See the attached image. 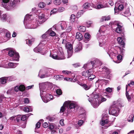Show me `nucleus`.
I'll return each instance as SVG.
<instances>
[{"instance_id": "nucleus-1", "label": "nucleus", "mask_w": 134, "mask_h": 134, "mask_svg": "<svg viewBox=\"0 0 134 134\" xmlns=\"http://www.w3.org/2000/svg\"><path fill=\"white\" fill-rule=\"evenodd\" d=\"M108 25H102L100 26L99 30V33L97 35V39L99 41V45L100 47H102L105 44L106 38L104 35H102L100 34L102 33H103L107 30Z\"/></svg>"}, {"instance_id": "nucleus-2", "label": "nucleus", "mask_w": 134, "mask_h": 134, "mask_svg": "<svg viewBox=\"0 0 134 134\" xmlns=\"http://www.w3.org/2000/svg\"><path fill=\"white\" fill-rule=\"evenodd\" d=\"M19 2L20 0H14L11 2H9V0H0V5L9 10L15 8Z\"/></svg>"}, {"instance_id": "nucleus-3", "label": "nucleus", "mask_w": 134, "mask_h": 134, "mask_svg": "<svg viewBox=\"0 0 134 134\" xmlns=\"http://www.w3.org/2000/svg\"><path fill=\"white\" fill-rule=\"evenodd\" d=\"M50 84V83L48 82H42L39 83L40 96H42L43 93L46 94V93L48 92V88Z\"/></svg>"}, {"instance_id": "nucleus-4", "label": "nucleus", "mask_w": 134, "mask_h": 134, "mask_svg": "<svg viewBox=\"0 0 134 134\" xmlns=\"http://www.w3.org/2000/svg\"><path fill=\"white\" fill-rule=\"evenodd\" d=\"M32 15H30L29 14H26L25 16L24 20V24L25 25V27L26 29H33L32 28L33 25L32 23H31V17Z\"/></svg>"}, {"instance_id": "nucleus-5", "label": "nucleus", "mask_w": 134, "mask_h": 134, "mask_svg": "<svg viewBox=\"0 0 134 134\" xmlns=\"http://www.w3.org/2000/svg\"><path fill=\"white\" fill-rule=\"evenodd\" d=\"M65 105L68 107V111L71 112L75 111V108L77 105L76 103L73 101H68L65 103Z\"/></svg>"}, {"instance_id": "nucleus-6", "label": "nucleus", "mask_w": 134, "mask_h": 134, "mask_svg": "<svg viewBox=\"0 0 134 134\" xmlns=\"http://www.w3.org/2000/svg\"><path fill=\"white\" fill-rule=\"evenodd\" d=\"M8 54L11 57H13L12 60L18 61L19 60V53L16 52L15 51L10 50L9 51Z\"/></svg>"}, {"instance_id": "nucleus-7", "label": "nucleus", "mask_w": 134, "mask_h": 134, "mask_svg": "<svg viewBox=\"0 0 134 134\" xmlns=\"http://www.w3.org/2000/svg\"><path fill=\"white\" fill-rule=\"evenodd\" d=\"M40 96L43 102L45 103H47L52 100L53 97V96L51 94L49 93L47 94V93H46V94L43 93L42 96Z\"/></svg>"}, {"instance_id": "nucleus-8", "label": "nucleus", "mask_w": 134, "mask_h": 134, "mask_svg": "<svg viewBox=\"0 0 134 134\" xmlns=\"http://www.w3.org/2000/svg\"><path fill=\"white\" fill-rule=\"evenodd\" d=\"M105 51L110 57L111 55L115 56L118 53L117 51L114 48L110 46H108V47H107L105 49Z\"/></svg>"}, {"instance_id": "nucleus-9", "label": "nucleus", "mask_w": 134, "mask_h": 134, "mask_svg": "<svg viewBox=\"0 0 134 134\" xmlns=\"http://www.w3.org/2000/svg\"><path fill=\"white\" fill-rule=\"evenodd\" d=\"M109 116L108 114H102V117L101 121L100 122V124L102 126L107 124L108 122V119Z\"/></svg>"}, {"instance_id": "nucleus-10", "label": "nucleus", "mask_w": 134, "mask_h": 134, "mask_svg": "<svg viewBox=\"0 0 134 134\" xmlns=\"http://www.w3.org/2000/svg\"><path fill=\"white\" fill-rule=\"evenodd\" d=\"M44 14H40L38 16V21L40 24H41L46 21L47 20Z\"/></svg>"}, {"instance_id": "nucleus-11", "label": "nucleus", "mask_w": 134, "mask_h": 134, "mask_svg": "<svg viewBox=\"0 0 134 134\" xmlns=\"http://www.w3.org/2000/svg\"><path fill=\"white\" fill-rule=\"evenodd\" d=\"M93 7L97 9H100L104 8L107 7L108 5L107 4L105 3H103L102 4L99 2H98L96 5H93Z\"/></svg>"}, {"instance_id": "nucleus-12", "label": "nucleus", "mask_w": 134, "mask_h": 134, "mask_svg": "<svg viewBox=\"0 0 134 134\" xmlns=\"http://www.w3.org/2000/svg\"><path fill=\"white\" fill-rule=\"evenodd\" d=\"M111 113L112 115L117 116L118 115L119 113V108L117 107H115V106L111 108Z\"/></svg>"}, {"instance_id": "nucleus-13", "label": "nucleus", "mask_w": 134, "mask_h": 134, "mask_svg": "<svg viewBox=\"0 0 134 134\" xmlns=\"http://www.w3.org/2000/svg\"><path fill=\"white\" fill-rule=\"evenodd\" d=\"M117 27L115 30L116 32L118 33H120L122 31L123 29V24L122 23L119 22L117 25Z\"/></svg>"}, {"instance_id": "nucleus-14", "label": "nucleus", "mask_w": 134, "mask_h": 134, "mask_svg": "<svg viewBox=\"0 0 134 134\" xmlns=\"http://www.w3.org/2000/svg\"><path fill=\"white\" fill-rule=\"evenodd\" d=\"M25 89V86L23 85H21L19 86H16L15 87L14 89V91L17 92L19 91H24Z\"/></svg>"}, {"instance_id": "nucleus-15", "label": "nucleus", "mask_w": 134, "mask_h": 134, "mask_svg": "<svg viewBox=\"0 0 134 134\" xmlns=\"http://www.w3.org/2000/svg\"><path fill=\"white\" fill-rule=\"evenodd\" d=\"M58 55L60 59H63L65 58L64 56V54L62 47H59L58 48Z\"/></svg>"}, {"instance_id": "nucleus-16", "label": "nucleus", "mask_w": 134, "mask_h": 134, "mask_svg": "<svg viewBox=\"0 0 134 134\" xmlns=\"http://www.w3.org/2000/svg\"><path fill=\"white\" fill-rule=\"evenodd\" d=\"M124 8V6L122 4H115V6L114 8L115 13H118L119 10H122Z\"/></svg>"}, {"instance_id": "nucleus-17", "label": "nucleus", "mask_w": 134, "mask_h": 134, "mask_svg": "<svg viewBox=\"0 0 134 134\" xmlns=\"http://www.w3.org/2000/svg\"><path fill=\"white\" fill-rule=\"evenodd\" d=\"M41 47H38H38L35 48L34 49V51L37 53H39L42 54H44L46 52H44V51L43 50L44 48H41Z\"/></svg>"}, {"instance_id": "nucleus-18", "label": "nucleus", "mask_w": 134, "mask_h": 134, "mask_svg": "<svg viewBox=\"0 0 134 134\" xmlns=\"http://www.w3.org/2000/svg\"><path fill=\"white\" fill-rule=\"evenodd\" d=\"M47 42L46 40H42L38 45V47H41L45 46L47 49L49 48V46L48 44H47Z\"/></svg>"}, {"instance_id": "nucleus-19", "label": "nucleus", "mask_w": 134, "mask_h": 134, "mask_svg": "<svg viewBox=\"0 0 134 134\" xmlns=\"http://www.w3.org/2000/svg\"><path fill=\"white\" fill-rule=\"evenodd\" d=\"M117 41L118 43L122 46L124 47L125 45L124 38L122 37H118L117 38Z\"/></svg>"}, {"instance_id": "nucleus-20", "label": "nucleus", "mask_w": 134, "mask_h": 134, "mask_svg": "<svg viewBox=\"0 0 134 134\" xmlns=\"http://www.w3.org/2000/svg\"><path fill=\"white\" fill-rule=\"evenodd\" d=\"M68 24H69L68 22L63 21L59 23V25L62 30H65L67 27Z\"/></svg>"}, {"instance_id": "nucleus-21", "label": "nucleus", "mask_w": 134, "mask_h": 134, "mask_svg": "<svg viewBox=\"0 0 134 134\" xmlns=\"http://www.w3.org/2000/svg\"><path fill=\"white\" fill-rule=\"evenodd\" d=\"M45 72L47 75V76L48 77L54 73V71L51 68H47Z\"/></svg>"}, {"instance_id": "nucleus-22", "label": "nucleus", "mask_w": 134, "mask_h": 134, "mask_svg": "<svg viewBox=\"0 0 134 134\" xmlns=\"http://www.w3.org/2000/svg\"><path fill=\"white\" fill-rule=\"evenodd\" d=\"M102 71L105 72V74L106 75H108V76H110V74L111 72V70L110 69L108 68L105 66H104L102 68Z\"/></svg>"}, {"instance_id": "nucleus-23", "label": "nucleus", "mask_w": 134, "mask_h": 134, "mask_svg": "<svg viewBox=\"0 0 134 134\" xmlns=\"http://www.w3.org/2000/svg\"><path fill=\"white\" fill-rule=\"evenodd\" d=\"M86 66H87V69H91L92 68L94 69V61H91V62L89 63L85 64H84V66L85 67Z\"/></svg>"}, {"instance_id": "nucleus-24", "label": "nucleus", "mask_w": 134, "mask_h": 134, "mask_svg": "<svg viewBox=\"0 0 134 134\" xmlns=\"http://www.w3.org/2000/svg\"><path fill=\"white\" fill-rule=\"evenodd\" d=\"M82 49V45L81 43H79L76 46L74 51L75 52H78Z\"/></svg>"}, {"instance_id": "nucleus-25", "label": "nucleus", "mask_w": 134, "mask_h": 134, "mask_svg": "<svg viewBox=\"0 0 134 134\" xmlns=\"http://www.w3.org/2000/svg\"><path fill=\"white\" fill-rule=\"evenodd\" d=\"M32 22V24L33 25L32 28L33 29L36 28L38 25V20H37L36 19H33L31 22Z\"/></svg>"}, {"instance_id": "nucleus-26", "label": "nucleus", "mask_w": 134, "mask_h": 134, "mask_svg": "<svg viewBox=\"0 0 134 134\" xmlns=\"http://www.w3.org/2000/svg\"><path fill=\"white\" fill-rule=\"evenodd\" d=\"M100 99V98L99 97V96L98 94H96L94 95V98L92 97L89 98L88 99V100L90 102H91L92 100H93L94 99V100L96 101H99V99Z\"/></svg>"}, {"instance_id": "nucleus-27", "label": "nucleus", "mask_w": 134, "mask_h": 134, "mask_svg": "<svg viewBox=\"0 0 134 134\" xmlns=\"http://www.w3.org/2000/svg\"><path fill=\"white\" fill-rule=\"evenodd\" d=\"M90 102L91 103L93 107L95 108H97L101 103V102L100 103L99 101L94 100V99L93 100H92V101Z\"/></svg>"}, {"instance_id": "nucleus-28", "label": "nucleus", "mask_w": 134, "mask_h": 134, "mask_svg": "<svg viewBox=\"0 0 134 134\" xmlns=\"http://www.w3.org/2000/svg\"><path fill=\"white\" fill-rule=\"evenodd\" d=\"M92 73L91 70L89 69L88 71H83L82 73V76H83L85 77H87L88 76L90 75V73L91 74Z\"/></svg>"}, {"instance_id": "nucleus-29", "label": "nucleus", "mask_w": 134, "mask_h": 134, "mask_svg": "<svg viewBox=\"0 0 134 134\" xmlns=\"http://www.w3.org/2000/svg\"><path fill=\"white\" fill-rule=\"evenodd\" d=\"M84 36L85 39L84 41L85 43H87L90 40L91 38V35L87 33L85 34Z\"/></svg>"}, {"instance_id": "nucleus-30", "label": "nucleus", "mask_w": 134, "mask_h": 134, "mask_svg": "<svg viewBox=\"0 0 134 134\" xmlns=\"http://www.w3.org/2000/svg\"><path fill=\"white\" fill-rule=\"evenodd\" d=\"M94 61V67L95 68L97 67H100L102 64V62L98 59H96V60Z\"/></svg>"}, {"instance_id": "nucleus-31", "label": "nucleus", "mask_w": 134, "mask_h": 134, "mask_svg": "<svg viewBox=\"0 0 134 134\" xmlns=\"http://www.w3.org/2000/svg\"><path fill=\"white\" fill-rule=\"evenodd\" d=\"M76 37L78 40L80 41L83 39V37L81 33L79 32H77L76 33Z\"/></svg>"}, {"instance_id": "nucleus-32", "label": "nucleus", "mask_w": 134, "mask_h": 134, "mask_svg": "<svg viewBox=\"0 0 134 134\" xmlns=\"http://www.w3.org/2000/svg\"><path fill=\"white\" fill-rule=\"evenodd\" d=\"M23 110L24 111L28 113L29 111H32V109L31 106H27L24 107Z\"/></svg>"}, {"instance_id": "nucleus-33", "label": "nucleus", "mask_w": 134, "mask_h": 134, "mask_svg": "<svg viewBox=\"0 0 134 134\" xmlns=\"http://www.w3.org/2000/svg\"><path fill=\"white\" fill-rule=\"evenodd\" d=\"M43 119H41L39 121L37 122V123L36 124V127L35 128V132H36L37 133L38 132L37 131V129L39 128L40 127V122H43Z\"/></svg>"}, {"instance_id": "nucleus-34", "label": "nucleus", "mask_w": 134, "mask_h": 134, "mask_svg": "<svg viewBox=\"0 0 134 134\" xmlns=\"http://www.w3.org/2000/svg\"><path fill=\"white\" fill-rule=\"evenodd\" d=\"M51 29H49L45 33L43 34L42 36V38L44 40H46L47 39V35L49 34V31H50Z\"/></svg>"}, {"instance_id": "nucleus-35", "label": "nucleus", "mask_w": 134, "mask_h": 134, "mask_svg": "<svg viewBox=\"0 0 134 134\" xmlns=\"http://www.w3.org/2000/svg\"><path fill=\"white\" fill-rule=\"evenodd\" d=\"M18 64L10 62L8 64V67L9 68H14L16 67Z\"/></svg>"}, {"instance_id": "nucleus-36", "label": "nucleus", "mask_w": 134, "mask_h": 134, "mask_svg": "<svg viewBox=\"0 0 134 134\" xmlns=\"http://www.w3.org/2000/svg\"><path fill=\"white\" fill-rule=\"evenodd\" d=\"M77 28L78 30L81 32H84L86 30L85 27L82 26H77Z\"/></svg>"}, {"instance_id": "nucleus-37", "label": "nucleus", "mask_w": 134, "mask_h": 134, "mask_svg": "<svg viewBox=\"0 0 134 134\" xmlns=\"http://www.w3.org/2000/svg\"><path fill=\"white\" fill-rule=\"evenodd\" d=\"M7 79L6 77H4L0 78V82L2 84H4L7 82Z\"/></svg>"}, {"instance_id": "nucleus-38", "label": "nucleus", "mask_w": 134, "mask_h": 134, "mask_svg": "<svg viewBox=\"0 0 134 134\" xmlns=\"http://www.w3.org/2000/svg\"><path fill=\"white\" fill-rule=\"evenodd\" d=\"M110 15L104 16L102 17L101 20L102 21H106L110 20Z\"/></svg>"}, {"instance_id": "nucleus-39", "label": "nucleus", "mask_w": 134, "mask_h": 134, "mask_svg": "<svg viewBox=\"0 0 134 134\" xmlns=\"http://www.w3.org/2000/svg\"><path fill=\"white\" fill-rule=\"evenodd\" d=\"M1 20L3 22L7 20V15L6 14H3L2 15H1L0 17Z\"/></svg>"}, {"instance_id": "nucleus-40", "label": "nucleus", "mask_w": 134, "mask_h": 134, "mask_svg": "<svg viewBox=\"0 0 134 134\" xmlns=\"http://www.w3.org/2000/svg\"><path fill=\"white\" fill-rule=\"evenodd\" d=\"M90 75H89L88 76V79L89 81H91L95 78L96 76L94 75L91 74H90Z\"/></svg>"}, {"instance_id": "nucleus-41", "label": "nucleus", "mask_w": 134, "mask_h": 134, "mask_svg": "<svg viewBox=\"0 0 134 134\" xmlns=\"http://www.w3.org/2000/svg\"><path fill=\"white\" fill-rule=\"evenodd\" d=\"M5 37L6 38V41L9 40L11 38L10 33L9 31H7L5 34Z\"/></svg>"}, {"instance_id": "nucleus-42", "label": "nucleus", "mask_w": 134, "mask_h": 134, "mask_svg": "<svg viewBox=\"0 0 134 134\" xmlns=\"http://www.w3.org/2000/svg\"><path fill=\"white\" fill-rule=\"evenodd\" d=\"M50 56L53 58L54 59H59V56L58 55H57L56 54H52L51 53L50 54Z\"/></svg>"}, {"instance_id": "nucleus-43", "label": "nucleus", "mask_w": 134, "mask_h": 134, "mask_svg": "<svg viewBox=\"0 0 134 134\" xmlns=\"http://www.w3.org/2000/svg\"><path fill=\"white\" fill-rule=\"evenodd\" d=\"M65 46L67 49V51L72 50V46L71 44H66L65 45Z\"/></svg>"}, {"instance_id": "nucleus-44", "label": "nucleus", "mask_w": 134, "mask_h": 134, "mask_svg": "<svg viewBox=\"0 0 134 134\" xmlns=\"http://www.w3.org/2000/svg\"><path fill=\"white\" fill-rule=\"evenodd\" d=\"M34 39H27L26 40V43L28 44L29 46H31L32 43L34 41Z\"/></svg>"}, {"instance_id": "nucleus-45", "label": "nucleus", "mask_w": 134, "mask_h": 134, "mask_svg": "<svg viewBox=\"0 0 134 134\" xmlns=\"http://www.w3.org/2000/svg\"><path fill=\"white\" fill-rule=\"evenodd\" d=\"M127 85L126 87V96L129 101H130L131 100V97L129 94L128 92L127 91Z\"/></svg>"}, {"instance_id": "nucleus-46", "label": "nucleus", "mask_w": 134, "mask_h": 134, "mask_svg": "<svg viewBox=\"0 0 134 134\" xmlns=\"http://www.w3.org/2000/svg\"><path fill=\"white\" fill-rule=\"evenodd\" d=\"M6 77L7 79V81H9L14 80L15 79V77L13 76Z\"/></svg>"}, {"instance_id": "nucleus-47", "label": "nucleus", "mask_w": 134, "mask_h": 134, "mask_svg": "<svg viewBox=\"0 0 134 134\" xmlns=\"http://www.w3.org/2000/svg\"><path fill=\"white\" fill-rule=\"evenodd\" d=\"M90 6V4L88 3H84L83 5V7L84 9H87Z\"/></svg>"}, {"instance_id": "nucleus-48", "label": "nucleus", "mask_w": 134, "mask_h": 134, "mask_svg": "<svg viewBox=\"0 0 134 134\" xmlns=\"http://www.w3.org/2000/svg\"><path fill=\"white\" fill-rule=\"evenodd\" d=\"M72 26L71 25V24L69 23V24H68V25L67 26L66 31L68 32H69L71 30L72 28Z\"/></svg>"}, {"instance_id": "nucleus-49", "label": "nucleus", "mask_w": 134, "mask_h": 134, "mask_svg": "<svg viewBox=\"0 0 134 134\" xmlns=\"http://www.w3.org/2000/svg\"><path fill=\"white\" fill-rule=\"evenodd\" d=\"M82 86L86 90H89L90 88V85L88 86L86 84H83L82 85Z\"/></svg>"}, {"instance_id": "nucleus-50", "label": "nucleus", "mask_w": 134, "mask_h": 134, "mask_svg": "<svg viewBox=\"0 0 134 134\" xmlns=\"http://www.w3.org/2000/svg\"><path fill=\"white\" fill-rule=\"evenodd\" d=\"M134 116L133 114L130 115L128 118V121L131 122H132L133 121Z\"/></svg>"}, {"instance_id": "nucleus-51", "label": "nucleus", "mask_w": 134, "mask_h": 134, "mask_svg": "<svg viewBox=\"0 0 134 134\" xmlns=\"http://www.w3.org/2000/svg\"><path fill=\"white\" fill-rule=\"evenodd\" d=\"M117 59L118 60L115 62L117 63H120L122 59V56L120 55H118L117 56Z\"/></svg>"}, {"instance_id": "nucleus-52", "label": "nucleus", "mask_w": 134, "mask_h": 134, "mask_svg": "<svg viewBox=\"0 0 134 134\" xmlns=\"http://www.w3.org/2000/svg\"><path fill=\"white\" fill-rule=\"evenodd\" d=\"M119 22L118 21H113L110 22L109 24L111 25H115L118 24Z\"/></svg>"}, {"instance_id": "nucleus-53", "label": "nucleus", "mask_w": 134, "mask_h": 134, "mask_svg": "<svg viewBox=\"0 0 134 134\" xmlns=\"http://www.w3.org/2000/svg\"><path fill=\"white\" fill-rule=\"evenodd\" d=\"M8 94H12L14 93V91L13 88H11L9 89L7 92Z\"/></svg>"}, {"instance_id": "nucleus-54", "label": "nucleus", "mask_w": 134, "mask_h": 134, "mask_svg": "<svg viewBox=\"0 0 134 134\" xmlns=\"http://www.w3.org/2000/svg\"><path fill=\"white\" fill-rule=\"evenodd\" d=\"M58 9L56 8H54L52 10L51 12L50 15L56 14L57 12Z\"/></svg>"}, {"instance_id": "nucleus-55", "label": "nucleus", "mask_w": 134, "mask_h": 134, "mask_svg": "<svg viewBox=\"0 0 134 134\" xmlns=\"http://www.w3.org/2000/svg\"><path fill=\"white\" fill-rule=\"evenodd\" d=\"M71 21L72 22H73L75 21L76 16L72 14L71 16Z\"/></svg>"}, {"instance_id": "nucleus-56", "label": "nucleus", "mask_w": 134, "mask_h": 134, "mask_svg": "<svg viewBox=\"0 0 134 134\" xmlns=\"http://www.w3.org/2000/svg\"><path fill=\"white\" fill-rule=\"evenodd\" d=\"M61 2V1L60 0H54V4L56 5H59Z\"/></svg>"}, {"instance_id": "nucleus-57", "label": "nucleus", "mask_w": 134, "mask_h": 134, "mask_svg": "<svg viewBox=\"0 0 134 134\" xmlns=\"http://www.w3.org/2000/svg\"><path fill=\"white\" fill-rule=\"evenodd\" d=\"M68 56L67 57V58H69L72 55L73 52L72 50L70 51H68Z\"/></svg>"}, {"instance_id": "nucleus-58", "label": "nucleus", "mask_w": 134, "mask_h": 134, "mask_svg": "<svg viewBox=\"0 0 134 134\" xmlns=\"http://www.w3.org/2000/svg\"><path fill=\"white\" fill-rule=\"evenodd\" d=\"M63 76L62 75H57L56 76V79L57 80H61L63 79Z\"/></svg>"}, {"instance_id": "nucleus-59", "label": "nucleus", "mask_w": 134, "mask_h": 134, "mask_svg": "<svg viewBox=\"0 0 134 134\" xmlns=\"http://www.w3.org/2000/svg\"><path fill=\"white\" fill-rule=\"evenodd\" d=\"M45 5L46 4L42 2H41L39 4L38 6L41 8H43L44 7Z\"/></svg>"}, {"instance_id": "nucleus-60", "label": "nucleus", "mask_w": 134, "mask_h": 134, "mask_svg": "<svg viewBox=\"0 0 134 134\" xmlns=\"http://www.w3.org/2000/svg\"><path fill=\"white\" fill-rule=\"evenodd\" d=\"M21 116L20 115L16 116L15 120L18 122H19L20 120H21Z\"/></svg>"}, {"instance_id": "nucleus-61", "label": "nucleus", "mask_w": 134, "mask_h": 134, "mask_svg": "<svg viewBox=\"0 0 134 134\" xmlns=\"http://www.w3.org/2000/svg\"><path fill=\"white\" fill-rule=\"evenodd\" d=\"M50 31H49V35L51 36H54L55 35V32L53 31H52L51 29Z\"/></svg>"}, {"instance_id": "nucleus-62", "label": "nucleus", "mask_w": 134, "mask_h": 134, "mask_svg": "<svg viewBox=\"0 0 134 134\" xmlns=\"http://www.w3.org/2000/svg\"><path fill=\"white\" fill-rule=\"evenodd\" d=\"M84 121L82 120H79L78 123V124L80 126H81L83 125V124L84 123Z\"/></svg>"}, {"instance_id": "nucleus-63", "label": "nucleus", "mask_w": 134, "mask_h": 134, "mask_svg": "<svg viewBox=\"0 0 134 134\" xmlns=\"http://www.w3.org/2000/svg\"><path fill=\"white\" fill-rule=\"evenodd\" d=\"M113 89L112 88L108 87L106 88L105 90L107 92L110 93L112 91Z\"/></svg>"}, {"instance_id": "nucleus-64", "label": "nucleus", "mask_w": 134, "mask_h": 134, "mask_svg": "<svg viewBox=\"0 0 134 134\" xmlns=\"http://www.w3.org/2000/svg\"><path fill=\"white\" fill-rule=\"evenodd\" d=\"M82 12V11L81 10L78 12L76 15V16L77 18H79L81 15L83 13Z\"/></svg>"}]
</instances>
